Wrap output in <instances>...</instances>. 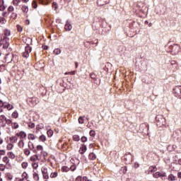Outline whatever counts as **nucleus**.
<instances>
[{
    "instance_id": "nucleus-1",
    "label": "nucleus",
    "mask_w": 181,
    "mask_h": 181,
    "mask_svg": "<svg viewBox=\"0 0 181 181\" xmlns=\"http://www.w3.org/2000/svg\"><path fill=\"white\" fill-rule=\"evenodd\" d=\"M0 47L2 49H8L9 47V37H1L0 38Z\"/></svg>"
},
{
    "instance_id": "nucleus-2",
    "label": "nucleus",
    "mask_w": 181,
    "mask_h": 181,
    "mask_svg": "<svg viewBox=\"0 0 181 181\" xmlns=\"http://www.w3.org/2000/svg\"><path fill=\"white\" fill-rule=\"evenodd\" d=\"M14 11H15V8H13V6H10L7 8L8 13H11V18H13V19H16V18H18V13H16Z\"/></svg>"
},
{
    "instance_id": "nucleus-3",
    "label": "nucleus",
    "mask_w": 181,
    "mask_h": 181,
    "mask_svg": "<svg viewBox=\"0 0 181 181\" xmlns=\"http://www.w3.org/2000/svg\"><path fill=\"white\" fill-rule=\"evenodd\" d=\"M173 93L175 97H178V98L181 99V86H175L173 90Z\"/></svg>"
},
{
    "instance_id": "nucleus-4",
    "label": "nucleus",
    "mask_w": 181,
    "mask_h": 181,
    "mask_svg": "<svg viewBox=\"0 0 181 181\" xmlns=\"http://www.w3.org/2000/svg\"><path fill=\"white\" fill-rule=\"evenodd\" d=\"M123 159L126 160V163L128 165L132 163V154L131 153H126L124 156Z\"/></svg>"
},
{
    "instance_id": "nucleus-5",
    "label": "nucleus",
    "mask_w": 181,
    "mask_h": 181,
    "mask_svg": "<svg viewBox=\"0 0 181 181\" xmlns=\"http://www.w3.org/2000/svg\"><path fill=\"white\" fill-rule=\"evenodd\" d=\"M6 127V117L4 115L0 116V129Z\"/></svg>"
},
{
    "instance_id": "nucleus-6",
    "label": "nucleus",
    "mask_w": 181,
    "mask_h": 181,
    "mask_svg": "<svg viewBox=\"0 0 181 181\" xmlns=\"http://www.w3.org/2000/svg\"><path fill=\"white\" fill-rule=\"evenodd\" d=\"M27 45L28 46L25 47V52H23V57H25L26 59L29 57V53L32 52V48L29 46V44Z\"/></svg>"
},
{
    "instance_id": "nucleus-7",
    "label": "nucleus",
    "mask_w": 181,
    "mask_h": 181,
    "mask_svg": "<svg viewBox=\"0 0 181 181\" xmlns=\"http://www.w3.org/2000/svg\"><path fill=\"white\" fill-rule=\"evenodd\" d=\"M153 177H156V179H158V177H166V173L164 172H156L153 175Z\"/></svg>"
},
{
    "instance_id": "nucleus-8",
    "label": "nucleus",
    "mask_w": 181,
    "mask_h": 181,
    "mask_svg": "<svg viewBox=\"0 0 181 181\" xmlns=\"http://www.w3.org/2000/svg\"><path fill=\"white\" fill-rule=\"evenodd\" d=\"M110 4V0H98L97 4L98 6H104V5H107Z\"/></svg>"
},
{
    "instance_id": "nucleus-9",
    "label": "nucleus",
    "mask_w": 181,
    "mask_h": 181,
    "mask_svg": "<svg viewBox=\"0 0 181 181\" xmlns=\"http://www.w3.org/2000/svg\"><path fill=\"white\" fill-rule=\"evenodd\" d=\"M156 121H158L161 124V125H164L165 124V118H163V116L162 115H158L156 117Z\"/></svg>"
},
{
    "instance_id": "nucleus-10",
    "label": "nucleus",
    "mask_w": 181,
    "mask_h": 181,
    "mask_svg": "<svg viewBox=\"0 0 181 181\" xmlns=\"http://www.w3.org/2000/svg\"><path fill=\"white\" fill-rule=\"evenodd\" d=\"M35 153H37L38 152H40L41 155H43V146L42 145H37L36 146V149L33 151Z\"/></svg>"
},
{
    "instance_id": "nucleus-11",
    "label": "nucleus",
    "mask_w": 181,
    "mask_h": 181,
    "mask_svg": "<svg viewBox=\"0 0 181 181\" xmlns=\"http://www.w3.org/2000/svg\"><path fill=\"white\" fill-rule=\"evenodd\" d=\"M6 9V6H5V1L0 0V11L2 12Z\"/></svg>"
},
{
    "instance_id": "nucleus-12",
    "label": "nucleus",
    "mask_w": 181,
    "mask_h": 181,
    "mask_svg": "<svg viewBox=\"0 0 181 181\" xmlns=\"http://www.w3.org/2000/svg\"><path fill=\"white\" fill-rule=\"evenodd\" d=\"M42 173L44 179H49V173H47V169L44 168L43 170H42Z\"/></svg>"
},
{
    "instance_id": "nucleus-13",
    "label": "nucleus",
    "mask_w": 181,
    "mask_h": 181,
    "mask_svg": "<svg viewBox=\"0 0 181 181\" xmlns=\"http://www.w3.org/2000/svg\"><path fill=\"white\" fill-rule=\"evenodd\" d=\"M64 29H65V30H68V32H70V30H71V29H73V27L71 26V24H70L69 23V21H66V23L64 26Z\"/></svg>"
},
{
    "instance_id": "nucleus-14",
    "label": "nucleus",
    "mask_w": 181,
    "mask_h": 181,
    "mask_svg": "<svg viewBox=\"0 0 181 181\" xmlns=\"http://www.w3.org/2000/svg\"><path fill=\"white\" fill-rule=\"evenodd\" d=\"M9 36H11V30L5 29L4 30V35L2 37H9Z\"/></svg>"
},
{
    "instance_id": "nucleus-15",
    "label": "nucleus",
    "mask_w": 181,
    "mask_h": 181,
    "mask_svg": "<svg viewBox=\"0 0 181 181\" xmlns=\"http://www.w3.org/2000/svg\"><path fill=\"white\" fill-rule=\"evenodd\" d=\"M30 160L31 162H37V160H39V156H37V154L32 156L30 157Z\"/></svg>"
},
{
    "instance_id": "nucleus-16",
    "label": "nucleus",
    "mask_w": 181,
    "mask_h": 181,
    "mask_svg": "<svg viewBox=\"0 0 181 181\" xmlns=\"http://www.w3.org/2000/svg\"><path fill=\"white\" fill-rule=\"evenodd\" d=\"M88 158L90 160H95V159H97V156L94 153H90L88 156Z\"/></svg>"
},
{
    "instance_id": "nucleus-17",
    "label": "nucleus",
    "mask_w": 181,
    "mask_h": 181,
    "mask_svg": "<svg viewBox=\"0 0 181 181\" xmlns=\"http://www.w3.org/2000/svg\"><path fill=\"white\" fill-rule=\"evenodd\" d=\"M28 146L30 151H35V146L33 145V143L32 141L28 142Z\"/></svg>"
},
{
    "instance_id": "nucleus-18",
    "label": "nucleus",
    "mask_w": 181,
    "mask_h": 181,
    "mask_svg": "<svg viewBox=\"0 0 181 181\" xmlns=\"http://www.w3.org/2000/svg\"><path fill=\"white\" fill-rule=\"evenodd\" d=\"M10 141L12 143L16 144V142L18 141V137H16V136H11L10 137Z\"/></svg>"
},
{
    "instance_id": "nucleus-19",
    "label": "nucleus",
    "mask_w": 181,
    "mask_h": 181,
    "mask_svg": "<svg viewBox=\"0 0 181 181\" xmlns=\"http://www.w3.org/2000/svg\"><path fill=\"white\" fill-rule=\"evenodd\" d=\"M18 136L21 137V139L26 138V134L25 133V132H20Z\"/></svg>"
},
{
    "instance_id": "nucleus-20",
    "label": "nucleus",
    "mask_w": 181,
    "mask_h": 181,
    "mask_svg": "<svg viewBox=\"0 0 181 181\" xmlns=\"http://www.w3.org/2000/svg\"><path fill=\"white\" fill-rule=\"evenodd\" d=\"M168 180L170 181H175L176 180V177H175V175H173V174H170L168 175Z\"/></svg>"
},
{
    "instance_id": "nucleus-21",
    "label": "nucleus",
    "mask_w": 181,
    "mask_h": 181,
    "mask_svg": "<svg viewBox=\"0 0 181 181\" xmlns=\"http://www.w3.org/2000/svg\"><path fill=\"white\" fill-rule=\"evenodd\" d=\"M81 150L82 151L81 152V154L84 153V152H86L87 151V146L86 145H82V146L81 147Z\"/></svg>"
},
{
    "instance_id": "nucleus-22",
    "label": "nucleus",
    "mask_w": 181,
    "mask_h": 181,
    "mask_svg": "<svg viewBox=\"0 0 181 181\" xmlns=\"http://www.w3.org/2000/svg\"><path fill=\"white\" fill-rule=\"evenodd\" d=\"M23 152H24V154L26 156H29V155H30V149L29 148H25L23 150Z\"/></svg>"
},
{
    "instance_id": "nucleus-23",
    "label": "nucleus",
    "mask_w": 181,
    "mask_h": 181,
    "mask_svg": "<svg viewBox=\"0 0 181 181\" xmlns=\"http://www.w3.org/2000/svg\"><path fill=\"white\" fill-rule=\"evenodd\" d=\"M73 141H75L76 142H78L80 141V136L75 134L73 136Z\"/></svg>"
},
{
    "instance_id": "nucleus-24",
    "label": "nucleus",
    "mask_w": 181,
    "mask_h": 181,
    "mask_svg": "<svg viewBox=\"0 0 181 181\" xmlns=\"http://www.w3.org/2000/svg\"><path fill=\"white\" fill-rule=\"evenodd\" d=\"M21 11L25 13H28V11H29V8L27 6H23L21 8Z\"/></svg>"
},
{
    "instance_id": "nucleus-25",
    "label": "nucleus",
    "mask_w": 181,
    "mask_h": 181,
    "mask_svg": "<svg viewBox=\"0 0 181 181\" xmlns=\"http://www.w3.org/2000/svg\"><path fill=\"white\" fill-rule=\"evenodd\" d=\"M156 170L157 168H156V166L155 165H151L149 168V171L151 172V173H153V172H156Z\"/></svg>"
},
{
    "instance_id": "nucleus-26",
    "label": "nucleus",
    "mask_w": 181,
    "mask_h": 181,
    "mask_svg": "<svg viewBox=\"0 0 181 181\" xmlns=\"http://www.w3.org/2000/svg\"><path fill=\"white\" fill-rule=\"evenodd\" d=\"M28 139H30L31 141H35V139H36V137L35 136L34 134H30L28 136Z\"/></svg>"
},
{
    "instance_id": "nucleus-27",
    "label": "nucleus",
    "mask_w": 181,
    "mask_h": 181,
    "mask_svg": "<svg viewBox=\"0 0 181 181\" xmlns=\"http://www.w3.org/2000/svg\"><path fill=\"white\" fill-rule=\"evenodd\" d=\"M11 127L13 129H18V128H19V124L16 122L11 123Z\"/></svg>"
},
{
    "instance_id": "nucleus-28",
    "label": "nucleus",
    "mask_w": 181,
    "mask_h": 181,
    "mask_svg": "<svg viewBox=\"0 0 181 181\" xmlns=\"http://www.w3.org/2000/svg\"><path fill=\"white\" fill-rule=\"evenodd\" d=\"M19 4H21V0H13V5L14 6H18Z\"/></svg>"
},
{
    "instance_id": "nucleus-29",
    "label": "nucleus",
    "mask_w": 181,
    "mask_h": 181,
    "mask_svg": "<svg viewBox=\"0 0 181 181\" xmlns=\"http://www.w3.org/2000/svg\"><path fill=\"white\" fill-rule=\"evenodd\" d=\"M18 146L19 148H23V146H25V142H23V139H21L19 142H18Z\"/></svg>"
},
{
    "instance_id": "nucleus-30",
    "label": "nucleus",
    "mask_w": 181,
    "mask_h": 181,
    "mask_svg": "<svg viewBox=\"0 0 181 181\" xmlns=\"http://www.w3.org/2000/svg\"><path fill=\"white\" fill-rule=\"evenodd\" d=\"M8 158H10L11 159H15V158H16L15 154H13V153H12V152H8Z\"/></svg>"
},
{
    "instance_id": "nucleus-31",
    "label": "nucleus",
    "mask_w": 181,
    "mask_h": 181,
    "mask_svg": "<svg viewBox=\"0 0 181 181\" xmlns=\"http://www.w3.org/2000/svg\"><path fill=\"white\" fill-rule=\"evenodd\" d=\"M33 176L34 180H36V181L39 180V174H37V173H34Z\"/></svg>"
},
{
    "instance_id": "nucleus-32",
    "label": "nucleus",
    "mask_w": 181,
    "mask_h": 181,
    "mask_svg": "<svg viewBox=\"0 0 181 181\" xmlns=\"http://www.w3.org/2000/svg\"><path fill=\"white\" fill-rule=\"evenodd\" d=\"M69 170H70V168L67 166H63L62 168V172H69Z\"/></svg>"
},
{
    "instance_id": "nucleus-33",
    "label": "nucleus",
    "mask_w": 181,
    "mask_h": 181,
    "mask_svg": "<svg viewBox=\"0 0 181 181\" xmlns=\"http://www.w3.org/2000/svg\"><path fill=\"white\" fill-rule=\"evenodd\" d=\"M39 139L42 142H45V141H46V136L42 134L41 136H40Z\"/></svg>"
},
{
    "instance_id": "nucleus-34",
    "label": "nucleus",
    "mask_w": 181,
    "mask_h": 181,
    "mask_svg": "<svg viewBox=\"0 0 181 181\" xmlns=\"http://www.w3.org/2000/svg\"><path fill=\"white\" fill-rule=\"evenodd\" d=\"M25 40H26L25 43H27L26 44L27 46H28V45H29V46H30V45H32V38L28 37V38H26Z\"/></svg>"
},
{
    "instance_id": "nucleus-35",
    "label": "nucleus",
    "mask_w": 181,
    "mask_h": 181,
    "mask_svg": "<svg viewBox=\"0 0 181 181\" xmlns=\"http://www.w3.org/2000/svg\"><path fill=\"white\" fill-rule=\"evenodd\" d=\"M47 136L50 138L53 136V130L49 129L47 132Z\"/></svg>"
},
{
    "instance_id": "nucleus-36",
    "label": "nucleus",
    "mask_w": 181,
    "mask_h": 181,
    "mask_svg": "<svg viewBox=\"0 0 181 181\" xmlns=\"http://www.w3.org/2000/svg\"><path fill=\"white\" fill-rule=\"evenodd\" d=\"M60 53H62V50L59 48L54 50V54H60Z\"/></svg>"
},
{
    "instance_id": "nucleus-37",
    "label": "nucleus",
    "mask_w": 181,
    "mask_h": 181,
    "mask_svg": "<svg viewBox=\"0 0 181 181\" xmlns=\"http://www.w3.org/2000/svg\"><path fill=\"white\" fill-rule=\"evenodd\" d=\"M3 162H4V163H9V158H8V156H5L3 158Z\"/></svg>"
},
{
    "instance_id": "nucleus-38",
    "label": "nucleus",
    "mask_w": 181,
    "mask_h": 181,
    "mask_svg": "<svg viewBox=\"0 0 181 181\" xmlns=\"http://www.w3.org/2000/svg\"><path fill=\"white\" fill-rule=\"evenodd\" d=\"M18 112H13L12 115H11V117H12L13 118H18Z\"/></svg>"
},
{
    "instance_id": "nucleus-39",
    "label": "nucleus",
    "mask_w": 181,
    "mask_h": 181,
    "mask_svg": "<svg viewBox=\"0 0 181 181\" xmlns=\"http://www.w3.org/2000/svg\"><path fill=\"white\" fill-rule=\"evenodd\" d=\"M0 71H5V64H0Z\"/></svg>"
},
{
    "instance_id": "nucleus-40",
    "label": "nucleus",
    "mask_w": 181,
    "mask_h": 181,
    "mask_svg": "<svg viewBox=\"0 0 181 181\" xmlns=\"http://www.w3.org/2000/svg\"><path fill=\"white\" fill-rule=\"evenodd\" d=\"M21 166L23 169H26V168H28V163L27 162L22 163Z\"/></svg>"
},
{
    "instance_id": "nucleus-41",
    "label": "nucleus",
    "mask_w": 181,
    "mask_h": 181,
    "mask_svg": "<svg viewBox=\"0 0 181 181\" xmlns=\"http://www.w3.org/2000/svg\"><path fill=\"white\" fill-rule=\"evenodd\" d=\"M11 124H13V123H12V120H11V119H7V118L6 117V124H7V125H11Z\"/></svg>"
},
{
    "instance_id": "nucleus-42",
    "label": "nucleus",
    "mask_w": 181,
    "mask_h": 181,
    "mask_svg": "<svg viewBox=\"0 0 181 181\" xmlns=\"http://www.w3.org/2000/svg\"><path fill=\"white\" fill-rule=\"evenodd\" d=\"M50 177L52 178H54V177H57V173H52L50 175Z\"/></svg>"
},
{
    "instance_id": "nucleus-43",
    "label": "nucleus",
    "mask_w": 181,
    "mask_h": 181,
    "mask_svg": "<svg viewBox=\"0 0 181 181\" xmlns=\"http://www.w3.org/2000/svg\"><path fill=\"white\" fill-rule=\"evenodd\" d=\"M5 168H6L5 165L0 164V170H1V172H4V170H5Z\"/></svg>"
},
{
    "instance_id": "nucleus-44",
    "label": "nucleus",
    "mask_w": 181,
    "mask_h": 181,
    "mask_svg": "<svg viewBox=\"0 0 181 181\" xmlns=\"http://www.w3.org/2000/svg\"><path fill=\"white\" fill-rule=\"evenodd\" d=\"M89 134L90 136H95V132L94 130H90Z\"/></svg>"
},
{
    "instance_id": "nucleus-45",
    "label": "nucleus",
    "mask_w": 181,
    "mask_h": 181,
    "mask_svg": "<svg viewBox=\"0 0 181 181\" xmlns=\"http://www.w3.org/2000/svg\"><path fill=\"white\" fill-rule=\"evenodd\" d=\"M12 148H13V144H9L7 145L8 151H11V149H12Z\"/></svg>"
},
{
    "instance_id": "nucleus-46",
    "label": "nucleus",
    "mask_w": 181,
    "mask_h": 181,
    "mask_svg": "<svg viewBox=\"0 0 181 181\" xmlns=\"http://www.w3.org/2000/svg\"><path fill=\"white\" fill-rule=\"evenodd\" d=\"M76 165H73L69 168V170H71L72 172H74V170H76Z\"/></svg>"
},
{
    "instance_id": "nucleus-47",
    "label": "nucleus",
    "mask_w": 181,
    "mask_h": 181,
    "mask_svg": "<svg viewBox=\"0 0 181 181\" xmlns=\"http://www.w3.org/2000/svg\"><path fill=\"white\" fill-rule=\"evenodd\" d=\"M78 122L79 124H84V119H83V117H79Z\"/></svg>"
},
{
    "instance_id": "nucleus-48",
    "label": "nucleus",
    "mask_w": 181,
    "mask_h": 181,
    "mask_svg": "<svg viewBox=\"0 0 181 181\" xmlns=\"http://www.w3.org/2000/svg\"><path fill=\"white\" fill-rule=\"evenodd\" d=\"M81 142H87V138L86 136H82L81 139Z\"/></svg>"
},
{
    "instance_id": "nucleus-49",
    "label": "nucleus",
    "mask_w": 181,
    "mask_h": 181,
    "mask_svg": "<svg viewBox=\"0 0 181 181\" xmlns=\"http://www.w3.org/2000/svg\"><path fill=\"white\" fill-rule=\"evenodd\" d=\"M28 127L29 128H35V123L30 122Z\"/></svg>"
},
{
    "instance_id": "nucleus-50",
    "label": "nucleus",
    "mask_w": 181,
    "mask_h": 181,
    "mask_svg": "<svg viewBox=\"0 0 181 181\" xmlns=\"http://www.w3.org/2000/svg\"><path fill=\"white\" fill-rule=\"evenodd\" d=\"M90 78H92L93 80L95 78V77H97V76H95V74H94V73H91V74H90Z\"/></svg>"
},
{
    "instance_id": "nucleus-51",
    "label": "nucleus",
    "mask_w": 181,
    "mask_h": 181,
    "mask_svg": "<svg viewBox=\"0 0 181 181\" xmlns=\"http://www.w3.org/2000/svg\"><path fill=\"white\" fill-rule=\"evenodd\" d=\"M33 8H34V9H36V8H37V4H36V2L35 1L33 2Z\"/></svg>"
},
{
    "instance_id": "nucleus-52",
    "label": "nucleus",
    "mask_w": 181,
    "mask_h": 181,
    "mask_svg": "<svg viewBox=\"0 0 181 181\" xmlns=\"http://www.w3.org/2000/svg\"><path fill=\"white\" fill-rule=\"evenodd\" d=\"M43 129V124H38L37 126V129Z\"/></svg>"
},
{
    "instance_id": "nucleus-53",
    "label": "nucleus",
    "mask_w": 181,
    "mask_h": 181,
    "mask_svg": "<svg viewBox=\"0 0 181 181\" xmlns=\"http://www.w3.org/2000/svg\"><path fill=\"white\" fill-rule=\"evenodd\" d=\"M81 180H83V177H81V176H78L76 178V181H81Z\"/></svg>"
},
{
    "instance_id": "nucleus-54",
    "label": "nucleus",
    "mask_w": 181,
    "mask_h": 181,
    "mask_svg": "<svg viewBox=\"0 0 181 181\" xmlns=\"http://www.w3.org/2000/svg\"><path fill=\"white\" fill-rule=\"evenodd\" d=\"M38 166L39 165H37V163H33V168H34V169H37Z\"/></svg>"
},
{
    "instance_id": "nucleus-55",
    "label": "nucleus",
    "mask_w": 181,
    "mask_h": 181,
    "mask_svg": "<svg viewBox=\"0 0 181 181\" xmlns=\"http://www.w3.org/2000/svg\"><path fill=\"white\" fill-rule=\"evenodd\" d=\"M4 108H6L7 110H12V107H11L9 104L8 105H4Z\"/></svg>"
},
{
    "instance_id": "nucleus-56",
    "label": "nucleus",
    "mask_w": 181,
    "mask_h": 181,
    "mask_svg": "<svg viewBox=\"0 0 181 181\" xmlns=\"http://www.w3.org/2000/svg\"><path fill=\"white\" fill-rule=\"evenodd\" d=\"M2 107H5V103L2 100H0V108H2Z\"/></svg>"
},
{
    "instance_id": "nucleus-57",
    "label": "nucleus",
    "mask_w": 181,
    "mask_h": 181,
    "mask_svg": "<svg viewBox=\"0 0 181 181\" xmlns=\"http://www.w3.org/2000/svg\"><path fill=\"white\" fill-rule=\"evenodd\" d=\"M17 29H18V32H22V30H23L22 27H21L20 25H17Z\"/></svg>"
},
{
    "instance_id": "nucleus-58",
    "label": "nucleus",
    "mask_w": 181,
    "mask_h": 181,
    "mask_svg": "<svg viewBox=\"0 0 181 181\" xmlns=\"http://www.w3.org/2000/svg\"><path fill=\"white\" fill-rule=\"evenodd\" d=\"M83 181H92L91 180H89L87 177H83Z\"/></svg>"
},
{
    "instance_id": "nucleus-59",
    "label": "nucleus",
    "mask_w": 181,
    "mask_h": 181,
    "mask_svg": "<svg viewBox=\"0 0 181 181\" xmlns=\"http://www.w3.org/2000/svg\"><path fill=\"white\" fill-rule=\"evenodd\" d=\"M0 155H5L4 150H0Z\"/></svg>"
},
{
    "instance_id": "nucleus-60",
    "label": "nucleus",
    "mask_w": 181,
    "mask_h": 181,
    "mask_svg": "<svg viewBox=\"0 0 181 181\" xmlns=\"http://www.w3.org/2000/svg\"><path fill=\"white\" fill-rule=\"evenodd\" d=\"M69 74H71V76H74L76 74V71L69 72Z\"/></svg>"
},
{
    "instance_id": "nucleus-61",
    "label": "nucleus",
    "mask_w": 181,
    "mask_h": 181,
    "mask_svg": "<svg viewBox=\"0 0 181 181\" xmlns=\"http://www.w3.org/2000/svg\"><path fill=\"white\" fill-rule=\"evenodd\" d=\"M53 6H55V9H57V4L53 3Z\"/></svg>"
},
{
    "instance_id": "nucleus-62",
    "label": "nucleus",
    "mask_w": 181,
    "mask_h": 181,
    "mask_svg": "<svg viewBox=\"0 0 181 181\" xmlns=\"http://www.w3.org/2000/svg\"><path fill=\"white\" fill-rule=\"evenodd\" d=\"M177 176H178V177H180L181 179V172L177 173Z\"/></svg>"
},
{
    "instance_id": "nucleus-63",
    "label": "nucleus",
    "mask_w": 181,
    "mask_h": 181,
    "mask_svg": "<svg viewBox=\"0 0 181 181\" xmlns=\"http://www.w3.org/2000/svg\"><path fill=\"white\" fill-rule=\"evenodd\" d=\"M4 22V18H0V23H2Z\"/></svg>"
},
{
    "instance_id": "nucleus-64",
    "label": "nucleus",
    "mask_w": 181,
    "mask_h": 181,
    "mask_svg": "<svg viewBox=\"0 0 181 181\" xmlns=\"http://www.w3.org/2000/svg\"><path fill=\"white\" fill-rule=\"evenodd\" d=\"M178 163H179L180 165H181V159H179V160H178Z\"/></svg>"
}]
</instances>
